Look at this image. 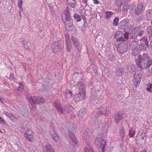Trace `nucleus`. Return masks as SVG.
Returning <instances> with one entry per match:
<instances>
[{
	"label": "nucleus",
	"instance_id": "obj_53",
	"mask_svg": "<svg viewBox=\"0 0 152 152\" xmlns=\"http://www.w3.org/2000/svg\"><path fill=\"white\" fill-rule=\"evenodd\" d=\"M142 40H144L145 42V45H147V47H148V42H147V38H143V39H141Z\"/></svg>",
	"mask_w": 152,
	"mask_h": 152
},
{
	"label": "nucleus",
	"instance_id": "obj_64",
	"mask_svg": "<svg viewBox=\"0 0 152 152\" xmlns=\"http://www.w3.org/2000/svg\"><path fill=\"white\" fill-rule=\"evenodd\" d=\"M20 12H19V16H20V17H21V14L20 13Z\"/></svg>",
	"mask_w": 152,
	"mask_h": 152
},
{
	"label": "nucleus",
	"instance_id": "obj_15",
	"mask_svg": "<svg viewBox=\"0 0 152 152\" xmlns=\"http://www.w3.org/2000/svg\"><path fill=\"white\" fill-rule=\"evenodd\" d=\"M144 7L142 3L139 4L135 11V15H138L141 14L144 10Z\"/></svg>",
	"mask_w": 152,
	"mask_h": 152
},
{
	"label": "nucleus",
	"instance_id": "obj_47",
	"mask_svg": "<svg viewBox=\"0 0 152 152\" xmlns=\"http://www.w3.org/2000/svg\"><path fill=\"white\" fill-rule=\"evenodd\" d=\"M140 58H143L144 59H148V60H150L149 59L148 56V55L146 53H144L142 57Z\"/></svg>",
	"mask_w": 152,
	"mask_h": 152
},
{
	"label": "nucleus",
	"instance_id": "obj_37",
	"mask_svg": "<svg viewBox=\"0 0 152 152\" xmlns=\"http://www.w3.org/2000/svg\"><path fill=\"white\" fill-rule=\"evenodd\" d=\"M139 49L140 51H145L146 50V48L143 44H141L139 46Z\"/></svg>",
	"mask_w": 152,
	"mask_h": 152
},
{
	"label": "nucleus",
	"instance_id": "obj_35",
	"mask_svg": "<svg viewBox=\"0 0 152 152\" xmlns=\"http://www.w3.org/2000/svg\"><path fill=\"white\" fill-rule=\"evenodd\" d=\"M133 28V26L132 25H129L128 27L127 26L126 28L125 29L124 31V32H128L130 31H132Z\"/></svg>",
	"mask_w": 152,
	"mask_h": 152
},
{
	"label": "nucleus",
	"instance_id": "obj_14",
	"mask_svg": "<svg viewBox=\"0 0 152 152\" xmlns=\"http://www.w3.org/2000/svg\"><path fill=\"white\" fill-rule=\"evenodd\" d=\"M73 108L69 104L65 106L63 109L62 108V111L63 113H60L61 114H68L70 113L73 110Z\"/></svg>",
	"mask_w": 152,
	"mask_h": 152
},
{
	"label": "nucleus",
	"instance_id": "obj_44",
	"mask_svg": "<svg viewBox=\"0 0 152 152\" xmlns=\"http://www.w3.org/2000/svg\"><path fill=\"white\" fill-rule=\"evenodd\" d=\"M117 41H125L124 38L122 36L118 37L117 35L116 36Z\"/></svg>",
	"mask_w": 152,
	"mask_h": 152
},
{
	"label": "nucleus",
	"instance_id": "obj_12",
	"mask_svg": "<svg viewBox=\"0 0 152 152\" xmlns=\"http://www.w3.org/2000/svg\"><path fill=\"white\" fill-rule=\"evenodd\" d=\"M85 96V93H82L79 92L78 94L75 95L74 100L76 102H77L83 100Z\"/></svg>",
	"mask_w": 152,
	"mask_h": 152
},
{
	"label": "nucleus",
	"instance_id": "obj_4",
	"mask_svg": "<svg viewBox=\"0 0 152 152\" xmlns=\"http://www.w3.org/2000/svg\"><path fill=\"white\" fill-rule=\"evenodd\" d=\"M64 127L69 130L68 135L72 139V142L75 144H77V142L75 134L71 131L75 129L74 126L69 124H67L64 125Z\"/></svg>",
	"mask_w": 152,
	"mask_h": 152
},
{
	"label": "nucleus",
	"instance_id": "obj_50",
	"mask_svg": "<svg viewBox=\"0 0 152 152\" xmlns=\"http://www.w3.org/2000/svg\"><path fill=\"white\" fill-rule=\"evenodd\" d=\"M56 7L55 6H51L50 7V10L51 12H54L56 10Z\"/></svg>",
	"mask_w": 152,
	"mask_h": 152
},
{
	"label": "nucleus",
	"instance_id": "obj_51",
	"mask_svg": "<svg viewBox=\"0 0 152 152\" xmlns=\"http://www.w3.org/2000/svg\"><path fill=\"white\" fill-rule=\"evenodd\" d=\"M22 0H19L18 1V7L19 8H20L21 7V6H22Z\"/></svg>",
	"mask_w": 152,
	"mask_h": 152
},
{
	"label": "nucleus",
	"instance_id": "obj_3",
	"mask_svg": "<svg viewBox=\"0 0 152 152\" xmlns=\"http://www.w3.org/2000/svg\"><path fill=\"white\" fill-rule=\"evenodd\" d=\"M61 17L65 25L72 23V20L70 16L69 7L66 8L64 12L62 13Z\"/></svg>",
	"mask_w": 152,
	"mask_h": 152
},
{
	"label": "nucleus",
	"instance_id": "obj_9",
	"mask_svg": "<svg viewBox=\"0 0 152 152\" xmlns=\"http://www.w3.org/2000/svg\"><path fill=\"white\" fill-rule=\"evenodd\" d=\"M71 39L74 47L77 49L78 51H80L82 46L80 41L76 38L74 37L73 36H72L71 37Z\"/></svg>",
	"mask_w": 152,
	"mask_h": 152
},
{
	"label": "nucleus",
	"instance_id": "obj_42",
	"mask_svg": "<svg viewBox=\"0 0 152 152\" xmlns=\"http://www.w3.org/2000/svg\"><path fill=\"white\" fill-rule=\"evenodd\" d=\"M146 90L150 92H152V83H149L147 85Z\"/></svg>",
	"mask_w": 152,
	"mask_h": 152
},
{
	"label": "nucleus",
	"instance_id": "obj_10",
	"mask_svg": "<svg viewBox=\"0 0 152 152\" xmlns=\"http://www.w3.org/2000/svg\"><path fill=\"white\" fill-rule=\"evenodd\" d=\"M129 21L126 19H125L120 21L119 26V28L121 29H123L124 31L125 29L128 26Z\"/></svg>",
	"mask_w": 152,
	"mask_h": 152
},
{
	"label": "nucleus",
	"instance_id": "obj_1",
	"mask_svg": "<svg viewBox=\"0 0 152 152\" xmlns=\"http://www.w3.org/2000/svg\"><path fill=\"white\" fill-rule=\"evenodd\" d=\"M104 134H100L98 135L96 140V144H100L99 147V152H104L106 142L104 140Z\"/></svg>",
	"mask_w": 152,
	"mask_h": 152
},
{
	"label": "nucleus",
	"instance_id": "obj_21",
	"mask_svg": "<svg viewBox=\"0 0 152 152\" xmlns=\"http://www.w3.org/2000/svg\"><path fill=\"white\" fill-rule=\"evenodd\" d=\"M138 42L135 40L130 41L129 46L132 50H135L137 47Z\"/></svg>",
	"mask_w": 152,
	"mask_h": 152
},
{
	"label": "nucleus",
	"instance_id": "obj_54",
	"mask_svg": "<svg viewBox=\"0 0 152 152\" xmlns=\"http://www.w3.org/2000/svg\"><path fill=\"white\" fill-rule=\"evenodd\" d=\"M114 58V56L112 55H109L108 56V59L110 60H112Z\"/></svg>",
	"mask_w": 152,
	"mask_h": 152
},
{
	"label": "nucleus",
	"instance_id": "obj_58",
	"mask_svg": "<svg viewBox=\"0 0 152 152\" xmlns=\"http://www.w3.org/2000/svg\"><path fill=\"white\" fill-rule=\"evenodd\" d=\"M76 117V115L73 114H71V118L72 119H73V118H75Z\"/></svg>",
	"mask_w": 152,
	"mask_h": 152
},
{
	"label": "nucleus",
	"instance_id": "obj_61",
	"mask_svg": "<svg viewBox=\"0 0 152 152\" xmlns=\"http://www.w3.org/2000/svg\"><path fill=\"white\" fill-rule=\"evenodd\" d=\"M19 8L20 9L19 12H21L22 11L23 9L22 8V6H21L20 8Z\"/></svg>",
	"mask_w": 152,
	"mask_h": 152
},
{
	"label": "nucleus",
	"instance_id": "obj_62",
	"mask_svg": "<svg viewBox=\"0 0 152 152\" xmlns=\"http://www.w3.org/2000/svg\"><path fill=\"white\" fill-rule=\"evenodd\" d=\"M150 46L151 48L152 49V41H151L150 44Z\"/></svg>",
	"mask_w": 152,
	"mask_h": 152
},
{
	"label": "nucleus",
	"instance_id": "obj_43",
	"mask_svg": "<svg viewBox=\"0 0 152 152\" xmlns=\"http://www.w3.org/2000/svg\"><path fill=\"white\" fill-rule=\"evenodd\" d=\"M119 21V18L118 17H116L113 20V23L114 26H117L118 24V21Z\"/></svg>",
	"mask_w": 152,
	"mask_h": 152
},
{
	"label": "nucleus",
	"instance_id": "obj_46",
	"mask_svg": "<svg viewBox=\"0 0 152 152\" xmlns=\"http://www.w3.org/2000/svg\"><path fill=\"white\" fill-rule=\"evenodd\" d=\"M65 36L66 42H71L68 34H66Z\"/></svg>",
	"mask_w": 152,
	"mask_h": 152
},
{
	"label": "nucleus",
	"instance_id": "obj_6",
	"mask_svg": "<svg viewBox=\"0 0 152 152\" xmlns=\"http://www.w3.org/2000/svg\"><path fill=\"white\" fill-rule=\"evenodd\" d=\"M128 46L125 43H122L118 46L117 49L118 52L121 54H123L127 51Z\"/></svg>",
	"mask_w": 152,
	"mask_h": 152
},
{
	"label": "nucleus",
	"instance_id": "obj_11",
	"mask_svg": "<svg viewBox=\"0 0 152 152\" xmlns=\"http://www.w3.org/2000/svg\"><path fill=\"white\" fill-rule=\"evenodd\" d=\"M124 113L122 111H119L116 113L114 117V122L116 124L119 122L120 121L123 119L122 116Z\"/></svg>",
	"mask_w": 152,
	"mask_h": 152
},
{
	"label": "nucleus",
	"instance_id": "obj_31",
	"mask_svg": "<svg viewBox=\"0 0 152 152\" xmlns=\"http://www.w3.org/2000/svg\"><path fill=\"white\" fill-rule=\"evenodd\" d=\"M65 28L68 31H71L72 30L73 28V27L72 26V23H70L69 24L66 25Z\"/></svg>",
	"mask_w": 152,
	"mask_h": 152
},
{
	"label": "nucleus",
	"instance_id": "obj_26",
	"mask_svg": "<svg viewBox=\"0 0 152 152\" xmlns=\"http://www.w3.org/2000/svg\"><path fill=\"white\" fill-rule=\"evenodd\" d=\"M86 113V109H81L77 113V114L78 116L80 117L83 116Z\"/></svg>",
	"mask_w": 152,
	"mask_h": 152
},
{
	"label": "nucleus",
	"instance_id": "obj_8",
	"mask_svg": "<svg viewBox=\"0 0 152 152\" xmlns=\"http://www.w3.org/2000/svg\"><path fill=\"white\" fill-rule=\"evenodd\" d=\"M134 82L135 85L137 84L139 82L141 79V72L140 71H137L134 74Z\"/></svg>",
	"mask_w": 152,
	"mask_h": 152
},
{
	"label": "nucleus",
	"instance_id": "obj_40",
	"mask_svg": "<svg viewBox=\"0 0 152 152\" xmlns=\"http://www.w3.org/2000/svg\"><path fill=\"white\" fill-rule=\"evenodd\" d=\"M75 19L76 20L77 22L80 21L81 20V18L80 16L77 14H75L74 16Z\"/></svg>",
	"mask_w": 152,
	"mask_h": 152
},
{
	"label": "nucleus",
	"instance_id": "obj_30",
	"mask_svg": "<svg viewBox=\"0 0 152 152\" xmlns=\"http://www.w3.org/2000/svg\"><path fill=\"white\" fill-rule=\"evenodd\" d=\"M99 111L101 113L104 115L106 114L107 110H106V108L105 107H102L99 109Z\"/></svg>",
	"mask_w": 152,
	"mask_h": 152
},
{
	"label": "nucleus",
	"instance_id": "obj_52",
	"mask_svg": "<svg viewBox=\"0 0 152 152\" xmlns=\"http://www.w3.org/2000/svg\"><path fill=\"white\" fill-rule=\"evenodd\" d=\"M119 133L122 136L124 135V130L123 129H120L119 131Z\"/></svg>",
	"mask_w": 152,
	"mask_h": 152
},
{
	"label": "nucleus",
	"instance_id": "obj_63",
	"mask_svg": "<svg viewBox=\"0 0 152 152\" xmlns=\"http://www.w3.org/2000/svg\"><path fill=\"white\" fill-rule=\"evenodd\" d=\"M121 3H122V1H124L125 2H127L129 1V0H121Z\"/></svg>",
	"mask_w": 152,
	"mask_h": 152
},
{
	"label": "nucleus",
	"instance_id": "obj_17",
	"mask_svg": "<svg viewBox=\"0 0 152 152\" xmlns=\"http://www.w3.org/2000/svg\"><path fill=\"white\" fill-rule=\"evenodd\" d=\"M50 133L52 139L55 142H57L58 140V134L53 128L50 129Z\"/></svg>",
	"mask_w": 152,
	"mask_h": 152
},
{
	"label": "nucleus",
	"instance_id": "obj_13",
	"mask_svg": "<svg viewBox=\"0 0 152 152\" xmlns=\"http://www.w3.org/2000/svg\"><path fill=\"white\" fill-rule=\"evenodd\" d=\"M42 145L45 152H54V150L49 143H43L42 144Z\"/></svg>",
	"mask_w": 152,
	"mask_h": 152
},
{
	"label": "nucleus",
	"instance_id": "obj_22",
	"mask_svg": "<svg viewBox=\"0 0 152 152\" xmlns=\"http://www.w3.org/2000/svg\"><path fill=\"white\" fill-rule=\"evenodd\" d=\"M30 42L28 40H23L22 41V46L24 47L26 49L28 50L29 49L28 45Z\"/></svg>",
	"mask_w": 152,
	"mask_h": 152
},
{
	"label": "nucleus",
	"instance_id": "obj_34",
	"mask_svg": "<svg viewBox=\"0 0 152 152\" xmlns=\"http://www.w3.org/2000/svg\"><path fill=\"white\" fill-rule=\"evenodd\" d=\"M128 4H126L123 6L122 8V11L123 12L126 13L127 12L128 8Z\"/></svg>",
	"mask_w": 152,
	"mask_h": 152
},
{
	"label": "nucleus",
	"instance_id": "obj_55",
	"mask_svg": "<svg viewBox=\"0 0 152 152\" xmlns=\"http://www.w3.org/2000/svg\"><path fill=\"white\" fill-rule=\"evenodd\" d=\"M134 34V36H137L138 35V32L137 31L133 30L132 31V34Z\"/></svg>",
	"mask_w": 152,
	"mask_h": 152
},
{
	"label": "nucleus",
	"instance_id": "obj_56",
	"mask_svg": "<svg viewBox=\"0 0 152 152\" xmlns=\"http://www.w3.org/2000/svg\"><path fill=\"white\" fill-rule=\"evenodd\" d=\"M0 102L3 104L4 103V102H5L4 98L1 96L0 97Z\"/></svg>",
	"mask_w": 152,
	"mask_h": 152
},
{
	"label": "nucleus",
	"instance_id": "obj_38",
	"mask_svg": "<svg viewBox=\"0 0 152 152\" xmlns=\"http://www.w3.org/2000/svg\"><path fill=\"white\" fill-rule=\"evenodd\" d=\"M3 113L9 118L13 117V115L12 114L6 111H4Z\"/></svg>",
	"mask_w": 152,
	"mask_h": 152
},
{
	"label": "nucleus",
	"instance_id": "obj_29",
	"mask_svg": "<svg viewBox=\"0 0 152 152\" xmlns=\"http://www.w3.org/2000/svg\"><path fill=\"white\" fill-rule=\"evenodd\" d=\"M147 34L149 37L152 36V26H149L147 29Z\"/></svg>",
	"mask_w": 152,
	"mask_h": 152
},
{
	"label": "nucleus",
	"instance_id": "obj_27",
	"mask_svg": "<svg viewBox=\"0 0 152 152\" xmlns=\"http://www.w3.org/2000/svg\"><path fill=\"white\" fill-rule=\"evenodd\" d=\"M114 13L111 11H107L105 12V18L107 19H109L113 15Z\"/></svg>",
	"mask_w": 152,
	"mask_h": 152
},
{
	"label": "nucleus",
	"instance_id": "obj_18",
	"mask_svg": "<svg viewBox=\"0 0 152 152\" xmlns=\"http://www.w3.org/2000/svg\"><path fill=\"white\" fill-rule=\"evenodd\" d=\"M146 139V137L142 138L139 137L138 135H137L136 136V141L137 143L141 145H144L145 144Z\"/></svg>",
	"mask_w": 152,
	"mask_h": 152
},
{
	"label": "nucleus",
	"instance_id": "obj_57",
	"mask_svg": "<svg viewBox=\"0 0 152 152\" xmlns=\"http://www.w3.org/2000/svg\"><path fill=\"white\" fill-rule=\"evenodd\" d=\"M143 33V31H141L138 34V35L139 36H142Z\"/></svg>",
	"mask_w": 152,
	"mask_h": 152
},
{
	"label": "nucleus",
	"instance_id": "obj_25",
	"mask_svg": "<svg viewBox=\"0 0 152 152\" xmlns=\"http://www.w3.org/2000/svg\"><path fill=\"white\" fill-rule=\"evenodd\" d=\"M72 92L68 90L66 91L64 94V97L67 99L69 98L72 96Z\"/></svg>",
	"mask_w": 152,
	"mask_h": 152
},
{
	"label": "nucleus",
	"instance_id": "obj_2",
	"mask_svg": "<svg viewBox=\"0 0 152 152\" xmlns=\"http://www.w3.org/2000/svg\"><path fill=\"white\" fill-rule=\"evenodd\" d=\"M137 63L138 66L141 69H143L150 66L152 64V61L151 60L139 58L138 62Z\"/></svg>",
	"mask_w": 152,
	"mask_h": 152
},
{
	"label": "nucleus",
	"instance_id": "obj_41",
	"mask_svg": "<svg viewBox=\"0 0 152 152\" xmlns=\"http://www.w3.org/2000/svg\"><path fill=\"white\" fill-rule=\"evenodd\" d=\"M95 152L91 147H89L88 148L87 147H85L84 149V152Z\"/></svg>",
	"mask_w": 152,
	"mask_h": 152
},
{
	"label": "nucleus",
	"instance_id": "obj_49",
	"mask_svg": "<svg viewBox=\"0 0 152 152\" xmlns=\"http://www.w3.org/2000/svg\"><path fill=\"white\" fill-rule=\"evenodd\" d=\"M125 33L124 34V37L125 39L128 40L129 39V34L128 32H125Z\"/></svg>",
	"mask_w": 152,
	"mask_h": 152
},
{
	"label": "nucleus",
	"instance_id": "obj_59",
	"mask_svg": "<svg viewBox=\"0 0 152 152\" xmlns=\"http://www.w3.org/2000/svg\"><path fill=\"white\" fill-rule=\"evenodd\" d=\"M94 4H98L99 2L97 0H93Z\"/></svg>",
	"mask_w": 152,
	"mask_h": 152
},
{
	"label": "nucleus",
	"instance_id": "obj_23",
	"mask_svg": "<svg viewBox=\"0 0 152 152\" xmlns=\"http://www.w3.org/2000/svg\"><path fill=\"white\" fill-rule=\"evenodd\" d=\"M66 49L68 52H70L72 49V45L71 42H66Z\"/></svg>",
	"mask_w": 152,
	"mask_h": 152
},
{
	"label": "nucleus",
	"instance_id": "obj_7",
	"mask_svg": "<svg viewBox=\"0 0 152 152\" xmlns=\"http://www.w3.org/2000/svg\"><path fill=\"white\" fill-rule=\"evenodd\" d=\"M51 47L52 51L54 53L59 52L61 49V47L60 45L59 41L53 42L51 44Z\"/></svg>",
	"mask_w": 152,
	"mask_h": 152
},
{
	"label": "nucleus",
	"instance_id": "obj_24",
	"mask_svg": "<svg viewBox=\"0 0 152 152\" xmlns=\"http://www.w3.org/2000/svg\"><path fill=\"white\" fill-rule=\"evenodd\" d=\"M146 15L147 19L148 20L152 19V10H148L146 12Z\"/></svg>",
	"mask_w": 152,
	"mask_h": 152
},
{
	"label": "nucleus",
	"instance_id": "obj_33",
	"mask_svg": "<svg viewBox=\"0 0 152 152\" xmlns=\"http://www.w3.org/2000/svg\"><path fill=\"white\" fill-rule=\"evenodd\" d=\"M135 131L133 127L131 128L129 130V135L131 137H132L135 134Z\"/></svg>",
	"mask_w": 152,
	"mask_h": 152
},
{
	"label": "nucleus",
	"instance_id": "obj_36",
	"mask_svg": "<svg viewBox=\"0 0 152 152\" xmlns=\"http://www.w3.org/2000/svg\"><path fill=\"white\" fill-rule=\"evenodd\" d=\"M19 85L18 87V90L20 91H23L24 88V85L22 83H19Z\"/></svg>",
	"mask_w": 152,
	"mask_h": 152
},
{
	"label": "nucleus",
	"instance_id": "obj_32",
	"mask_svg": "<svg viewBox=\"0 0 152 152\" xmlns=\"http://www.w3.org/2000/svg\"><path fill=\"white\" fill-rule=\"evenodd\" d=\"M123 72V69L121 68L117 69L116 71V73L117 75L119 76L121 75Z\"/></svg>",
	"mask_w": 152,
	"mask_h": 152
},
{
	"label": "nucleus",
	"instance_id": "obj_45",
	"mask_svg": "<svg viewBox=\"0 0 152 152\" xmlns=\"http://www.w3.org/2000/svg\"><path fill=\"white\" fill-rule=\"evenodd\" d=\"M145 17L143 15H141L137 18V19L139 21L142 20H143Z\"/></svg>",
	"mask_w": 152,
	"mask_h": 152
},
{
	"label": "nucleus",
	"instance_id": "obj_28",
	"mask_svg": "<svg viewBox=\"0 0 152 152\" xmlns=\"http://www.w3.org/2000/svg\"><path fill=\"white\" fill-rule=\"evenodd\" d=\"M67 2L69 5L72 8L75 7L76 2L75 0H67Z\"/></svg>",
	"mask_w": 152,
	"mask_h": 152
},
{
	"label": "nucleus",
	"instance_id": "obj_39",
	"mask_svg": "<svg viewBox=\"0 0 152 152\" xmlns=\"http://www.w3.org/2000/svg\"><path fill=\"white\" fill-rule=\"evenodd\" d=\"M137 135H138V136H139V137L142 138L144 137H146L145 136V134L144 132H142L141 133L140 132H138V134Z\"/></svg>",
	"mask_w": 152,
	"mask_h": 152
},
{
	"label": "nucleus",
	"instance_id": "obj_5",
	"mask_svg": "<svg viewBox=\"0 0 152 152\" xmlns=\"http://www.w3.org/2000/svg\"><path fill=\"white\" fill-rule=\"evenodd\" d=\"M28 98L29 99V101L33 103L32 105L34 108L36 107L35 104L43 103L45 102L44 99L40 96H37L33 97L29 95L28 96Z\"/></svg>",
	"mask_w": 152,
	"mask_h": 152
},
{
	"label": "nucleus",
	"instance_id": "obj_19",
	"mask_svg": "<svg viewBox=\"0 0 152 152\" xmlns=\"http://www.w3.org/2000/svg\"><path fill=\"white\" fill-rule=\"evenodd\" d=\"M54 106L59 113H63L62 111V108L61 105L60 101L58 100H56L54 102Z\"/></svg>",
	"mask_w": 152,
	"mask_h": 152
},
{
	"label": "nucleus",
	"instance_id": "obj_16",
	"mask_svg": "<svg viewBox=\"0 0 152 152\" xmlns=\"http://www.w3.org/2000/svg\"><path fill=\"white\" fill-rule=\"evenodd\" d=\"M34 133L31 130H29L25 132L24 136L29 141H32L33 139Z\"/></svg>",
	"mask_w": 152,
	"mask_h": 152
},
{
	"label": "nucleus",
	"instance_id": "obj_60",
	"mask_svg": "<svg viewBox=\"0 0 152 152\" xmlns=\"http://www.w3.org/2000/svg\"><path fill=\"white\" fill-rule=\"evenodd\" d=\"M4 122V120L3 118L0 117V122L1 123H2Z\"/></svg>",
	"mask_w": 152,
	"mask_h": 152
},
{
	"label": "nucleus",
	"instance_id": "obj_48",
	"mask_svg": "<svg viewBox=\"0 0 152 152\" xmlns=\"http://www.w3.org/2000/svg\"><path fill=\"white\" fill-rule=\"evenodd\" d=\"M102 114L101 113L99 112V111L96 113V114L95 115V117L96 118L100 117V116L102 115Z\"/></svg>",
	"mask_w": 152,
	"mask_h": 152
},
{
	"label": "nucleus",
	"instance_id": "obj_20",
	"mask_svg": "<svg viewBox=\"0 0 152 152\" xmlns=\"http://www.w3.org/2000/svg\"><path fill=\"white\" fill-rule=\"evenodd\" d=\"M77 87L79 89V92L82 93H85V85L83 83L78 82L77 84Z\"/></svg>",
	"mask_w": 152,
	"mask_h": 152
}]
</instances>
